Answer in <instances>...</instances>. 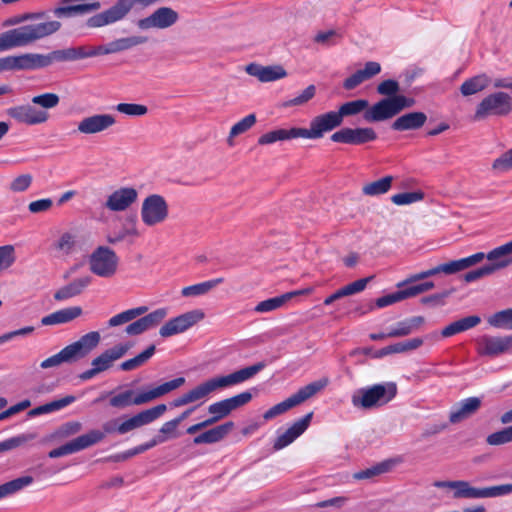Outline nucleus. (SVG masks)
Masks as SVG:
<instances>
[{
  "instance_id": "0e129e2a",
  "label": "nucleus",
  "mask_w": 512,
  "mask_h": 512,
  "mask_svg": "<svg viewBox=\"0 0 512 512\" xmlns=\"http://www.w3.org/2000/svg\"><path fill=\"white\" fill-rule=\"evenodd\" d=\"M166 316H167V309L159 308V309H156V310L152 311L151 313L141 317V319L144 323L146 330H149L151 328L158 326L164 320V318Z\"/></svg>"
},
{
  "instance_id": "603ef678",
  "label": "nucleus",
  "mask_w": 512,
  "mask_h": 512,
  "mask_svg": "<svg viewBox=\"0 0 512 512\" xmlns=\"http://www.w3.org/2000/svg\"><path fill=\"white\" fill-rule=\"evenodd\" d=\"M45 17H46L45 12L22 13V14L14 15V16L6 19L3 22V26L4 27L15 26V25L27 22V21L33 22L32 24L43 23L44 21H41V20L45 19ZM50 21L51 20H49L48 22H50Z\"/></svg>"
},
{
  "instance_id": "37998d69",
  "label": "nucleus",
  "mask_w": 512,
  "mask_h": 512,
  "mask_svg": "<svg viewBox=\"0 0 512 512\" xmlns=\"http://www.w3.org/2000/svg\"><path fill=\"white\" fill-rule=\"evenodd\" d=\"M75 400H76L75 396L67 395L61 399L51 401L49 403H46L44 405H41V406H38V407L32 409L29 412V415L36 416V415H41V414L58 411V410H61L65 407H67L68 405L72 404L73 402H75Z\"/></svg>"
},
{
  "instance_id": "bb28decb",
  "label": "nucleus",
  "mask_w": 512,
  "mask_h": 512,
  "mask_svg": "<svg viewBox=\"0 0 512 512\" xmlns=\"http://www.w3.org/2000/svg\"><path fill=\"white\" fill-rule=\"evenodd\" d=\"M476 254H483L484 256L479 262L487 258L490 261L488 265L496 267V271H498L512 264V240L494 248L488 254L483 252H477Z\"/></svg>"
},
{
  "instance_id": "1a4fd4ad",
  "label": "nucleus",
  "mask_w": 512,
  "mask_h": 512,
  "mask_svg": "<svg viewBox=\"0 0 512 512\" xmlns=\"http://www.w3.org/2000/svg\"><path fill=\"white\" fill-rule=\"evenodd\" d=\"M328 381L326 379H321L318 381L311 382L303 387H301L296 393L292 394L290 397L285 399L284 401L272 406L268 409L264 414V420H271L278 415H281L288 411L289 409L305 402L307 399L311 398L319 391H321L326 385Z\"/></svg>"
},
{
  "instance_id": "2f4dec72",
  "label": "nucleus",
  "mask_w": 512,
  "mask_h": 512,
  "mask_svg": "<svg viewBox=\"0 0 512 512\" xmlns=\"http://www.w3.org/2000/svg\"><path fill=\"white\" fill-rule=\"evenodd\" d=\"M82 313L83 310L80 306H71L63 308L49 315L44 316L41 319V324L43 326H50L69 323L74 319L78 318L79 316H81Z\"/></svg>"
},
{
  "instance_id": "2eb2a0df",
  "label": "nucleus",
  "mask_w": 512,
  "mask_h": 512,
  "mask_svg": "<svg viewBox=\"0 0 512 512\" xmlns=\"http://www.w3.org/2000/svg\"><path fill=\"white\" fill-rule=\"evenodd\" d=\"M512 351V334L505 336L483 335L477 340V352L481 356L496 357Z\"/></svg>"
},
{
  "instance_id": "7c9ffc66",
  "label": "nucleus",
  "mask_w": 512,
  "mask_h": 512,
  "mask_svg": "<svg viewBox=\"0 0 512 512\" xmlns=\"http://www.w3.org/2000/svg\"><path fill=\"white\" fill-rule=\"evenodd\" d=\"M234 428L232 421L225 422L221 425L213 427L193 439L195 445L214 444L223 440Z\"/></svg>"
},
{
  "instance_id": "338daca9",
  "label": "nucleus",
  "mask_w": 512,
  "mask_h": 512,
  "mask_svg": "<svg viewBox=\"0 0 512 512\" xmlns=\"http://www.w3.org/2000/svg\"><path fill=\"white\" fill-rule=\"evenodd\" d=\"M376 91L378 94L386 96L385 98H390L399 95L400 86L396 80L387 79L378 84Z\"/></svg>"
},
{
  "instance_id": "cd10ccee",
  "label": "nucleus",
  "mask_w": 512,
  "mask_h": 512,
  "mask_svg": "<svg viewBox=\"0 0 512 512\" xmlns=\"http://www.w3.org/2000/svg\"><path fill=\"white\" fill-rule=\"evenodd\" d=\"M129 349L126 344L116 345L110 349L105 350L99 356L93 359L92 366L98 370L99 373L108 370L114 361L123 357Z\"/></svg>"
},
{
  "instance_id": "393cba45",
  "label": "nucleus",
  "mask_w": 512,
  "mask_h": 512,
  "mask_svg": "<svg viewBox=\"0 0 512 512\" xmlns=\"http://www.w3.org/2000/svg\"><path fill=\"white\" fill-rule=\"evenodd\" d=\"M481 404L482 402L479 397H469L456 403L451 407L449 421L452 424L462 422L474 415L481 407Z\"/></svg>"
},
{
  "instance_id": "c9c22d12",
  "label": "nucleus",
  "mask_w": 512,
  "mask_h": 512,
  "mask_svg": "<svg viewBox=\"0 0 512 512\" xmlns=\"http://www.w3.org/2000/svg\"><path fill=\"white\" fill-rule=\"evenodd\" d=\"M300 138L299 128L276 129L269 131L258 138L259 145H269L277 141H285Z\"/></svg>"
},
{
  "instance_id": "aec40b11",
  "label": "nucleus",
  "mask_w": 512,
  "mask_h": 512,
  "mask_svg": "<svg viewBox=\"0 0 512 512\" xmlns=\"http://www.w3.org/2000/svg\"><path fill=\"white\" fill-rule=\"evenodd\" d=\"M116 118L112 114H93L82 118L77 125V132L92 135L104 132L114 126Z\"/></svg>"
},
{
  "instance_id": "f704fd0d",
  "label": "nucleus",
  "mask_w": 512,
  "mask_h": 512,
  "mask_svg": "<svg viewBox=\"0 0 512 512\" xmlns=\"http://www.w3.org/2000/svg\"><path fill=\"white\" fill-rule=\"evenodd\" d=\"M481 323V318L477 315H471L464 318H461L457 321H454L447 325L442 331L441 335L443 337H451L458 333L467 331L471 328L476 327Z\"/></svg>"
},
{
  "instance_id": "de8ad7c7",
  "label": "nucleus",
  "mask_w": 512,
  "mask_h": 512,
  "mask_svg": "<svg viewBox=\"0 0 512 512\" xmlns=\"http://www.w3.org/2000/svg\"><path fill=\"white\" fill-rule=\"evenodd\" d=\"M392 461H383L380 462L372 467L360 470L356 472L353 477L356 480H366V479H372L376 476H379L381 474L387 473L392 468Z\"/></svg>"
},
{
  "instance_id": "6e6d98bb",
  "label": "nucleus",
  "mask_w": 512,
  "mask_h": 512,
  "mask_svg": "<svg viewBox=\"0 0 512 512\" xmlns=\"http://www.w3.org/2000/svg\"><path fill=\"white\" fill-rule=\"evenodd\" d=\"M167 441L166 436L162 435H156L154 436L150 441L140 444L132 449L127 450L124 452L121 456H118V459H127L129 457L135 456L137 454L143 453L153 447H155L158 444L164 443Z\"/></svg>"
},
{
  "instance_id": "c756f323",
  "label": "nucleus",
  "mask_w": 512,
  "mask_h": 512,
  "mask_svg": "<svg viewBox=\"0 0 512 512\" xmlns=\"http://www.w3.org/2000/svg\"><path fill=\"white\" fill-rule=\"evenodd\" d=\"M427 115L424 112L413 111L398 117L391 128L395 131L418 130L424 126Z\"/></svg>"
},
{
  "instance_id": "5fc2aeb1",
  "label": "nucleus",
  "mask_w": 512,
  "mask_h": 512,
  "mask_svg": "<svg viewBox=\"0 0 512 512\" xmlns=\"http://www.w3.org/2000/svg\"><path fill=\"white\" fill-rule=\"evenodd\" d=\"M488 323L492 327L512 330V308L494 313L489 317Z\"/></svg>"
},
{
  "instance_id": "7ed1b4c3",
  "label": "nucleus",
  "mask_w": 512,
  "mask_h": 512,
  "mask_svg": "<svg viewBox=\"0 0 512 512\" xmlns=\"http://www.w3.org/2000/svg\"><path fill=\"white\" fill-rule=\"evenodd\" d=\"M62 27L60 21L23 25L0 34V52L16 47H25L49 37Z\"/></svg>"
},
{
  "instance_id": "39448f33",
  "label": "nucleus",
  "mask_w": 512,
  "mask_h": 512,
  "mask_svg": "<svg viewBox=\"0 0 512 512\" xmlns=\"http://www.w3.org/2000/svg\"><path fill=\"white\" fill-rule=\"evenodd\" d=\"M397 391V385L394 382L361 388L352 396V404L363 409L380 407L394 399Z\"/></svg>"
},
{
  "instance_id": "e433bc0d",
  "label": "nucleus",
  "mask_w": 512,
  "mask_h": 512,
  "mask_svg": "<svg viewBox=\"0 0 512 512\" xmlns=\"http://www.w3.org/2000/svg\"><path fill=\"white\" fill-rule=\"evenodd\" d=\"M425 322V318L423 316H414L403 321H400L393 327L388 333L387 336L391 338L396 337H404L411 334L413 331L420 328V326Z\"/></svg>"
},
{
  "instance_id": "0eeeda50",
  "label": "nucleus",
  "mask_w": 512,
  "mask_h": 512,
  "mask_svg": "<svg viewBox=\"0 0 512 512\" xmlns=\"http://www.w3.org/2000/svg\"><path fill=\"white\" fill-rule=\"evenodd\" d=\"M167 410L165 404H159L152 408L143 410L129 419L119 423V420H112L103 425L104 432L107 434H126L134 429L150 424L160 418Z\"/></svg>"
},
{
  "instance_id": "20e7f679",
  "label": "nucleus",
  "mask_w": 512,
  "mask_h": 512,
  "mask_svg": "<svg viewBox=\"0 0 512 512\" xmlns=\"http://www.w3.org/2000/svg\"><path fill=\"white\" fill-rule=\"evenodd\" d=\"M185 383L184 377H178L165 382L157 387L142 391L138 394L134 390H125L117 394H113L109 399V405L113 408L123 409L132 405H142L153 401L173 390L178 389Z\"/></svg>"
},
{
  "instance_id": "b1692460",
  "label": "nucleus",
  "mask_w": 512,
  "mask_h": 512,
  "mask_svg": "<svg viewBox=\"0 0 512 512\" xmlns=\"http://www.w3.org/2000/svg\"><path fill=\"white\" fill-rule=\"evenodd\" d=\"M245 71L263 83L277 81L287 76L286 70L281 65L263 66L258 63H250L245 67Z\"/></svg>"
},
{
  "instance_id": "f3484780",
  "label": "nucleus",
  "mask_w": 512,
  "mask_h": 512,
  "mask_svg": "<svg viewBox=\"0 0 512 512\" xmlns=\"http://www.w3.org/2000/svg\"><path fill=\"white\" fill-rule=\"evenodd\" d=\"M205 314L201 310H192L167 321L159 330L162 337H170L182 333L201 321Z\"/></svg>"
},
{
  "instance_id": "e2e57ef3",
  "label": "nucleus",
  "mask_w": 512,
  "mask_h": 512,
  "mask_svg": "<svg viewBox=\"0 0 512 512\" xmlns=\"http://www.w3.org/2000/svg\"><path fill=\"white\" fill-rule=\"evenodd\" d=\"M33 182V176L25 173L15 177L9 184V190L13 193H21L27 191Z\"/></svg>"
},
{
  "instance_id": "a19ab883",
  "label": "nucleus",
  "mask_w": 512,
  "mask_h": 512,
  "mask_svg": "<svg viewBox=\"0 0 512 512\" xmlns=\"http://www.w3.org/2000/svg\"><path fill=\"white\" fill-rule=\"evenodd\" d=\"M224 281L223 278H215L194 285L186 286L182 288L181 295L184 297L200 296L208 293L210 290L215 288L217 285Z\"/></svg>"
},
{
  "instance_id": "c03bdc74",
  "label": "nucleus",
  "mask_w": 512,
  "mask_h": 512,
  "mask_svg": "<svg viewBox=\"0 0 512 512\" xmlns=\"http://www.w3.org/2000/svg\"><path fill=\"white\" fill-rule=\"evenodd\" d=\"M343 37V32L340 29H329L316 33L313 41L324 47H332L338 45Z\"/></svg>"
},
{
  "instance_id": "a878e982",
  "label": "nucleus",
  "mask_w": 512,
  "mask_h": 512,
  "mask_svg": "<svg viewBox=\"0 0 512 512\" xmlns=\"http://www.w3.org/2000/svg\"><path fill=\"white\" fill-rule=\"evenodd\" d=\"M381 65L376 61L366 62L363 69L357 70L355 73L347 77L343 81L345 90H353L363 82L370 80L381 72Z\"/></svg>"
},
{
  "instance_id": "423d86ee",
  "label": "nucleus",
  "mask_w": 512,
  "mask_h": 512,
  "mask_svg": "<svg viewBox=\"0 0 512 512\" xmlns=\"http://www.w3.org/2000/svg\"><path fill=\"white\" fill-rule=\"evenodd\" d=\"M512 112V96L504 91H495L486 95L476 106L474 121H483L489 117H505Z\"/></svg>"
},
{
  "instance_id": "79ce46f5",
  "label": "nucleus",
  "mask_w": 512,
  "mask_h": 512,
  "mask_svg": "<svg viewBox=\"0 0 512 512\" xmlns=\"http://www.w3.org/2000/svg\"><path fill=\"white\" fill-rule=\"evenodd\" d=\"M455 499H478L482 498V488L472 487L468 481L457 480L453 488Z\"/></svg>"
},
{
  "instance_id": "473e14b6",
  "label": "nucleus",
  "mask_w": 512,
  "mask_h": 512,
  "mask_svg": "<svg viewBox=\"0 0 512 512\" xmlns=\"http://www.w3.org/2000/svg\"><path fill=\"white\" fill-rule=\"evenodd\" d=\"M91 283L90 276H83L74 279L67 285L61 287L54 293V299L56 301H64L75 296L80 295Z\"/></svg>"
},
{
  "instance_id": "a18cd8bd",
  "label": "nucleus",
  "mask_w": 512,
  "mask_h": 512,
  "mask_svg": "<svg viewBox=\"0 0 512 512\" xmlns=\"http://www.w3.org/2000/svg\"><path fill=\"white\" fill-rule=\"evenodd\" d=\"M148 311L147 306H139L136 308L125 310L119 314L114 315L108 321L109 327H116L124 323L130 322L135 318L144 315Z\"/></svg>"
},
{
  "instance_id": "f257e3e1",
  "label": "nucleus",
  "mask_w": 512,
  "mask_h": 512,
  "mask_svg": "<svg viewBox=\"0 0 512 512\" xmlns=\"http://www.w3.org/2000/svg\"><path fill=\"white\" fill-rule=\"evenodd\" d=\"M483 254H473L465 258L452 260L447 263L439 264L430 269L411 274L405 280L399 282L397 284L398 290L379 297L376 300V306L378 308H384L396 302H400L402 300L415 297L424 292L430 291L435 287L434 282L426 281L422 283H417V281L429 278L431 276H435L437 274L443 273L446 275L456 274L460 271H463L477 263L483 258Z\"/></svg>"
},
{
  "instance_id": "a211bd4d",
  "label": "nucleus",
  "mask_w": 512,
  "mask_h": 512,
  "mask_svg": "<svg viewBox=\"0 0 512 512\" xmlns=\"http://www.w3.org/2000/svg\"><path fill=\"white\" fill-rule=\"evenodd\" d=\"M179 19L177 11L171 7L162 6L154 10L148 17L140 19L138 27L143 30L156 28L166 29L173 26Z\"/></svg>"
},
{
  "instance_id": "69168bd1",
  "label": "nucleus",
  "mask_w": 512,
  "mask_h": 512,
  "mask_svg": "<svg viewBox=\"0 0 512 512\" xmlns=\"http://www.w3.org/2000/svg\"><path fill=\"white\" fill-rule=\"evenodd\" d=\"M492 169L498 173H505L512 170V148L493 161Z\"/></svg>"
},
{
  "instance_id": "412c9836",
  "label": "nucleus",
  "mask_w": 512,
  "mask_h": 512,
  "mask_svg": "<svg viewBox=\"0 0 512 512\" xmlns=\"http://www.w3.org/2000/svg\"><path fill=\"white\" fill-rule=\"evenodd\" d=\"M137 198L138 192L135 188L121 187L107 197L105 207L113 212H122L133 205Z\"/></svg>"
},
{
  "instance_id": "c85d7f7f",
  "label": "nucleus",
  "mask_w": 512,
  "mask_h": 512,
  "mask_svg": "<svg viewBox=\"0 0 512 512\" xmlns=\"http://www.w3.org/2000/svg\"><path fill=\"white\" fill-rule=\"evenodd\" d=\"M311 292H312L311 288H305V289H301V290L287 292L280 296H276V297L269 298V299L259 302L255 306L254 310H255V312H258V313L270 312V311H273V310H276V309L282 307L287 301L291 300L295 296L306 295V294H310Z\"/></svg>"
},
{
  "instance_id": "ea45409f",
  "label": "nucleus",
  "mask_w": 512,
  "mask_h": 512,
  "mask_svg": "<svg viewBox=\"0 0 512 512\" xmlns=\"http://www.w3.org/2000/svg\"><path fill=\"white\" fill-rule=\"evenodd\" d=\"M393 176L388 175L373 182H369L362 187V193L366 196H379L387 193L393 182Z\"/></svg>"
},
{
  "instance_id": "4468645a",
  "label": "nucleus",
  "mask_w": 512,
  "mask_h": 512,
  "mask_svg": "<svg viewBox=\"0 0 512 512\" xmlns=\"http://www.w3.org/2000/svg\"><path fill=\"white\" fill-rule=\"evenodd\" d=\"M331 141L349 145H363L377 139V133L371 127H345L334 132Z\"/></svg>"
},
{
  "instance_id": "3c124183",
  "label": "nucleus",
  "mask_w": 512,
  "mask_h": 512,
  "mask_svg": "<svg viewBox=\"0 0 512 512\" xmlns=\"http://www.w3.org/2000/svg\"><path fill=\"white\" fill-rule=\"evenodd\" d=\"M147 41L148 38L145 36H130L125 38H119L109 43L111 46L112 53H118L121 51L131 49L135 46L144 44Z\"/></svg>"
},
{
  "instance_id": "8fccbe9b",
  "label": "nucleus",
  "mask_w": 512,
  "mask_h": 512,
  "mask_svg": "<svg viewBox=\"0 0 512 512\" xmlns=\"http://www.w3.org/2000/svg\"><path fill=\"white\" fill-rule=\"evenodd\" d=\"M155 345L148 346L143 352L138 354L137 356L128 359L121 363L120 368L123 371H132L137 369L146 363L155 353Z\"/></svg>"
},
{
  "instance_id": "4be33fe9",
  "label": "nucleus",
  "mask_w": 512,
  "mask_h": 512,
  "mask_svg": "<svg viewBox=\"0 0 512 512\" xmlns=\"http://www.w3.org/2000/svg\"><path fill=\"white\" fill-rule=\"evenodd\" d=\"M313 417V412H309L302 418L296 420L285 432L280 434L274 441L273 449L275 451L281 450L291 443H293L300 435H302Z\"/></svg>"
},
{
  "instance_id": "13d9d810",
  "label": "nucleus",
  "mask_w": 512,
  "mask_h": 512,
  "mask_svg": "<svg viewBox=\"0 0 512 512\" xmlns=\"http://www.w3.org/2000/svg\"><path fill=\"white\" fill-rule=\"evenodd\" d=\"M60 98L56 93H43L40 95L33 96L31 103L40 106L41 110H49L58 106Z\"/></svg>"
},
{
  "instance_id": "4d7b16f0",
  "label": "nucleus",
  "mask_w": 512,
  "mask_h": 512,
  "mask_svg": "<svg viewBox=\"0 0 512 512\" xmlns=\"http://www.w3.org/2000/svg\"><path fill=\"white\" fill-rule=\"evenodd\" d=\"M256 123V115L254 113L246 115L240 121L235 123L229 132V144L232 145L230 138L236 137L248 131Z\"/></svg>"
},
{
  "instance_id": "5701e85b",
  "label": "nucleus",
  "mask_w": 512,
  "mask_h": 512,
  "mask_svg": "<svg viewBox=\"0 0 512 512\" xmlns=\"http://www.w3.org/2000/svg\"><path fill=\"white\" fill-rule=\"evenodd\" d=\"M100 334L91 331L79 338V340L66 346L73 362L88 355L100 342Z\"/></svg>"
},
{
  "instance_id": "864d4df0",
  "label": "nucleus",
  "mask_w": 512,
  "mask_h": 512,
  "mask_svg": "<svg viewBox=\"0 0 512 512\" xmlns=\"http://www.w3.org/2000/svg\"><path fill=\"white\" fill-rule=\"evenodd\" d=\"M368 105L369 103L365 99L353 100L342 104L339 107V110L336 112L338 113V116L341 118V122L343 123L344 117L356 115L368 108Z\"/></svg>"
},
{
  "instance_id": "72a5a7b5",
  "label": "nucleus",
  "mask_w": 512,
  "mask_h": 512,
  "mask_svg": "<svg viewBox=\"0 0 512 512\" xmlns=\"http://www.w3.org/2000/svg\"><path fill=\"white\" fill-rule=\"evenodd\" d=\"M369 280L370 278H362L345 285L344 287L335 291L333 294L326 297L323 302L324 305H331L334 301L340 298L362 292L366 288Z\"/></svg>"
},
{
  "instance_id": "49530a36",
  "label": "nucleus",
  "mask_w": 512,
  "mask_h": 512,
  "mask_svg": "<svg viewBox=\"0 0 512 512\" xmlns=\"http://www.w3.org/2000/svg\"><path fill=\"white\" fill-rule=\"evenodd\" d=\"M50 53L52 58V64L55 62H68L84 59L83 46L54 50Z\"/></svg>"
},
{
  "instance_id": "09e8293b",
  "label": "nucleus",
  "mask_w": 512,
  "mask_h": 512,
  "mask_svg": "<svg viewBox=\"0 0 512 512\" xmlns=\"http://www.w3.org/2000/svg\"><path fill=\"white\" fill-rule=\"evenodd\" d=\"M33 482L31 476H23L0 485V499L10 496Z\"/></svg>"
},
{
  "instance_id": "6e6552de",
  "label": "nucleus",
  "mask_w": 512,
  "mask_h": 512,
  "mask_svg": "<svg viewBox=\"0 0 512 512\" xmlns=\"http://www.w3.org/2000/svg\"><path fill=\"white\" fill-rule=\"evenodd\" d=\"M414 104L415 100L413 98L404 95L383 98L364 112V119L367 122H380L391 119L404 109L413 107Z\"/></svg>"
},
{
  "instance_id": "774afa93",
  "label": "nucleus",
  "mask_w": 512,
  "mask_h": 512,
  "mask_svg": "<svg viewBox=\"0 0 512 512\" xmlns=\"http://www.w3.org/2000/svg\"><path fill=\"white\" fill-rule=\"evenodd\" d=\"M116 110L129 116H143L148 112L147 106L135 103H119Z\"/></svg>"
},
{
  "instance_id": "bf43d9fd",
  "label": "nucleus",
  "mask_w": 512,
  "mask_h": 512,
  "mask_svg": "<svg viewBox=\"0 0 512 512\" xmlns=\"http://www.w3.org/2000/svg\"><path fill=\"white\" fill-rule=\"evenodd\" d=\"M73 360L67 351L66 347L60 350L58 353L48 357L40 363V367L42 369H48L52 367H57L62 363H72Z\"/></svg>"
},
{
  "instance_id": "f8f14e48",
  "label": "nucleus",
  "mask_w": 512,
  "mask_h": 512,
  "mask_svg": "<svg viewBox=\"0 0 512 512\" xmlns=\"http://www.w3.org/2000/svg\"><path fill=\"white\" fill-rule=\"evenodd\" d=\"M341 118L336 111H329L314 117L309 128H299L300 138L319 139L325 133L341 126Z\"/></svg>"
},
{
  "instance_id": "f03ea898",
  "label": "nucleus",
  "mask_w": 512,
  "mask_h": 512,
  "mask_svg": "<svg viewBox=\"0 0 512 512\" xmlns=\"http://www.w3.org/2000/svg\"><path fill=\"white\" fill-rule=\"evenodd\" d=\"M265 366L264 362H258L228 375L210 378L175 398L171 402V406L181 407L194 402H200V404H202L214 391L241 384L253 378L257 373L262 371Z\"/></svg>"
},
{
  "instance_id": "ddd939ff",
  "label": "nucleus",
  "mask_w": 512,
  "mask_h": 512,
  "mask_svg": "<svg viewBox=\"0 0 512 512\" xmlns=\"http://www.w3.org/2000/svg\"><path fill=\"white\" fill-rule=\"evenodd\" d=\"M104 436V433L99 430H91L86 434L80 435L63 445L52 449L48 456L50 458H58L76 453L100 442Z\"/></svg>"
},
{
  "instance_id": "6ab92c4d",
  "label": "nucleus",
  "mask_w": 512,
  "mask_h": 512,
  "mask_svg": "<svg viewBox=\"0 0 512 512\" xmlns=\"http://www.w3.org/2000/svg\"><path fill=\"white\" fill-rule=\"evenodd\" d=\"M101 8L98 0H61L59 6L53 11L59 18H70L85 15Z\"/></svg>"
},
{
  "instance_id": "dca6fc26",
  "label": "nucleus",
  "mask_w": 512,
  "mask_h": 512,
  "mask_svg": "<svg viewBox=\"0 0 512 512\" xmlns=\"http://www.w3.org/2000/svg\"><path fill=\"white\" fill-rule=\"evenodd\" d=\"M7 115L16 122L29 126L45 123L50 117L47 111L36 108L34 104H22L10 107L7 109Z\"/></svg>"
},
{
  "instance_id": "052dcab7",
  "label": "nucleus",
  "mask_w": 512,
  "mask_h": 512,
  "mask_svg": "<svg viewBox=\"0 0 512 512\" xmlns=\"http://www.w3.org/2000/svg\"><path fill=\"white\" fill-rule=\"evenodd\" d=\"M424 199V192L418 190L413 192H404L394 194L391 197V201L398 206L409 205L415 202H419Z\"/></svg>"
},
{
  "instance_id": "9d476101",
  "label": "nucleus",
  "mask_w": 512,
  "mask_h": 512,
  "mask_svg": "<svg viewBox=\"0 0 512 512\" xmlns=\"http://www.w3.org/2000/svg\"><path fill=\"white\" fill-rule=\"evenodd\" d=\"M90 271L102 278H110L118 269L119 258L114 250L107 246H98L89 256Z\"/></svg>"
},
{
  "instance_id": "4c0bfd02",
  "label": "nucleus",
  "mask_w": 512,
  "mask_h": 512,
  "mask_svg": "<svg viewBox=\"0 0 512 512\" xmlns=\"http://www.w3.org/2000/svg\"><path fill=\"white\" fill-rule=\"evenodd\" d=\"M490 82L491 79L487 74H478L466 79L460 86V92L463 96H471L485 90Z\"/></svg>"
},
{
  "instance_id": "680f3d73",
  "label": "nucleus",
  "mask_w": 512,
  "mask_h": 512,
  "mask_svg": "<svg viewBox=\"0 0 512 512\" xmlns=\"http://www.w3.org/2000/svg\"><path fill=\"white\" fill-rule=\"evenodd\" d=\"M16 261L13 245L0 246V274L8 270Z\"/></svg>"
},
{
  "instance_id": "9b49d317",
  "label": "nucleus",
  "mask_w": 512,
  "mask_h": 512,
  "mask_svg": "<svg viewBox=\"0 0 512 512\" xmlns=\"http://www.w3.org/2000/svg\"><path fill=\"white\" fill-rule=\"evenodd\" d=\"M140 214L145 225L155 226L168 218V204L163 196L151 194L143 200Z\"/></svg>"
},
{
  "instance_id": "58836bf2",
  "label": "nucleus",
  "mask_w": 512,
  "mask_h": 512,
  "mask_svg": "<svg viewBox=\"0 0 512 512\" xmlns=\"http://www.w3.org/2000/svg\"><path fill=\"white\" fill-rule=\"evenodd\" d=\"M75 246V235L69 232H65L59 237L57 241L52 244L51 249L54 252L55 257H65L74 251Z\"/></svg>"
}]
</instances>
